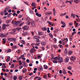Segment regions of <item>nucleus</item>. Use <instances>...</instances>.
I'll list each match as a JSON object with an SVG mask.
<instances>
[{"mask_svg":"<svg viewBox=\"0 0 80 80\" xmlns=\"http://www.w3.org/2000/svg\"><path fill=\"white\" fill-rule=\"evenodd\" d=\"M67 42H68V38H66L62 40V42L63 43V45H65V43H67Z\"/></svg>","mask_w":80,"mask_h":80,"instance_id":"obj_1","label":"nucleus"},{"mask_svg":"<svg viewBox=\"0 0 80 80\" xmlns=\"http://www.w3.org/2000/svg\"><path fill=\"white\" fill-rule=\"evenodd\" d=\"M9 42H15L16 41V39L14 38H10L8 39Z\"/></svg>","mask_w":80,"mask_h":80,"instance_id":"obj_2","label":"nucleus"},{"mask_svg":"<svg viewBox=\"0 0 80 80\" xmlns=\"http://www.w3.org/2000/svg\"><path fill=\"white\" fill-rule=\"evenodd\" d=\"M29 29V26H28L25 25L23 27V29L26 30H27Z\"/></svg>","mask_w":80,"mask_h":80,"instance_id":"obj_3","label":"nucleus"},{"mask_svg":"<svg viewBox=\"0 0 80 80\" xmlns=\"http://www.w3.org/2000/svg\"><path fill=\"white\" fill-rule=\"evenodd\" d=\"M58 62L59 63H62L63 61V58H61L60 57H58Z\"/></svg>","mask_w":80,"mask_h":80,"instance_id":"obj_4","label":"nucleus"},{"mask_svg":"<svg viewBox=\"0 0 80 80\" xmlns=\"http://www.w3.org/2000/svg\"><path fill=\"white\" fill-rule=\"evenodd\" d=\"M40 37L38 36V35H36V36H34L33 37V38H34V39H38V38L39 39H40Z\"/></svg>","mask_w":80,"mask_h":80,"instance_id":"obj_5","label":"nucleus"},{"mask_svg":"<svg viewBox=\"0 0 80 80\" xmlns=\"http://www.w3.org/2000/svg\"><path fill=\"white\" fill-rule=\"evenodd\" d=\"M0 37L5 38V37H7V36L4 34L3 33H2L1 34V33H0Z\"/></svg>","mask_w":80,"mask_h":80,"instance_id":"obj_6","label":"nucleus"},{"mask_svg":"<svg viewBox=\"0 0 80 80\" xmlns=\"http://www.w3.org/2000/svg\"><path fill=\"white\" fill-rule=\"evenodd\" d=\"M70 59L71 60L73 61V60H76V58L73 56H71L70 58Z\"/></svg>","mask_w":80,"mask_h":80,"instance_id":"obj_7","label":"nucleus"},{"mask_svg":"<svg viewBox=\"0 0 80 80\" xmlns=\"http://www.w3.org/2000/svg\"><path fill=\"white\" fill-rule=\"evenodd\" d=\"M41 44L42 46H45L47 44V43L45 42H41Z\"/></svg>","mask_w":80,"mask_h":80,"instance_id":"obj_8","label":"nucleus"},{"mask_svg":"<svg viewBox=\"0 0 80 80\" xmlns=\"http://www.w3.org/2000/svg\"><path fill=\"white\" fill-rule=\"evenodd\" d=\"M38 70L39 71V70H43V67L41 66H40L38 68Z\"/></svg>","mask_w":80,"mask_h":80,"instance_id":"obj_9","label":"nucleus"},{"mask_svg":"<svg viewBox=\"0 0 80 80\" xmlns=\"http://www.w3.org/2000/svg\"><path fill=\"white\" fill-rule=\"evenodd\" d=\"M27 69L26 68H23L22 69V72L23 73H25V72H27Z\"/></svg>","mask_w":80,"mask_h":80,"instance_id":"obj_10","label":"nucleus"},{"mask_svg":"<svg viewBox=\"0 0 80 80\" xmlns=\"http://www.w3.org/2000/svg\"><path fill=\"white\" fill-rule=\"evenodd\" d=\"M20 23V21H15L13 22V24H15V25H18V24H19Z\"/></svg>","mask_w":80,"mask_h":80,"instance_id":"obj_11","label":"nucleus"},{"mask_svg":"<svg viewBox=\"0 0 80 80\" xmlns=\"http://www.w3.org/2000/svg\"><path fill=\"white\" fill-rule=\"evenodd\" d=\"M9 7H7L5 9V10L4 11V12H7V11H8V10H9Z\"/></svg>","mask_w":80,"mask_h":80,"instance_id":"obj_12","label":"nucleus"},{"mask_svg":"<svg viewBox=\"0 0 80 80\" xmlns=\"http://www.w3.org/2000/svg\"><path fill=\"white\" fill-rule=\"evenodd\" d=\"M59 58V57H52L51 58V59H52L53 60L54 59V60H58V59Z\"/></svg>","mask_w":80,"mask_h":80,"instance_id":"obj_13","label":"nucleus"},{"mask_svg":"<svg viewBox=\"0 0 80 80\" xmlns=\"http://www.w3.org/2000/svg\"><path fill=\"white\" fill-rule=\"evenodd\" d=\"M31 24L33 27H34L35 25V22H34L32 20L31 21Z\"/></svg>","mask_w":80,"mask_h":80,"instance_id":"obj_14","label":"nucleus"},{"mask_svg":"<svg viewBox=\"0 0 80 80\" xmlns=\"http://www.w3.org/2000/svg\"><path fill=\"white\" fill-rule=\"evenodd\" d=\"M36 16H38L39 17H42V15L40 14H38V12H36Z\"/></svg>","mask_w":80,"mask_h":80,"instance_id":"obj_15","label":"nucleus"},{"mask_svg":"<svg viewBox=\"0 0 80 80\" xmlns=\"http://www.w3.org/2000/svg\"><path fill=\"white\" fill-rule=\"evenodd\" d=\"M2 40H3V44H4L6 43L7 40V39L5 38H4L2 39Z\"/></svg>","mask_w":80,"mask_h":80,"instance_id":"obj_16","label":"nucleus"},{"mask_svg":"<svg viewBox=\"0 0 80 80\" xmlns=\"http://www.w3.org/2000/svg\"><path fill=\"white\" fill-rule=\"evenodd\" d=\"M52 13L51 12H48L46 13L45 14L48 16H49L50 14H52Z\"/></svg>","mask_w":80,"mask_h":80,"instance_id":"obj_17","label":"nucleus"},{"mask_svg":"<svg viewBox=\"0 0 80 80\" xmlns=\"http://www.w3.org/2000/svg\"><path fill=\"white\" fill-rule=\"evenodd\" d=\"M62 73L63 74H67V71H66V70H65V68H64L63 69Z\"/></svg>","mask_w":80,"mask_h":80,"instance_id":"obj_18","label":"nucleus"},{"mask_svg":"<svg viewBox=\"0 0 80 80\" xmlns=\"http://www.w3.org/2000/svg\"><path fill=\"white\" fill-rule=\"evenodd\" d=\"M6 24H3V25H2V29L3 30H5V28H6Z\"/></svg>","mask_w":80,"mask_h":80,"instance_id":"obj_19","label":"nucleus"},{"mask_svg":"<svg viewBox=\"0 0 80 80\" xmlns=\"http://www.w3.org/2000/svg\"><path fill=\"white\" fill-rule=\"evenodd\" d=\"M38 34L39 35H43V32H42L39 31L38 32Z\"/></svg>","mask_w":80,"mask_h":80,"instance_id":"obj_20","label":"nucleus"},{"mask_svg":"<svg viewBox=\"0 0 80 80\" xmlns=\"http://www.w3.org/2000/svg\"><path fill=\"white\" fill-rule=\"evenodd\" d=\"M42 29L43 31H47V28L46 27L42 28Z\"/></svg>","mask_w":80,"mask_h":80,"instance_id":"obj_21","label":"nucleus"},{"mask_svg":"<svg viewBox=\"0 0 80 80\" xmlns=\"http://www.w3.org/2000/svg\"><path fill=\"white\" fill-rule=\"evenodd\" d=\"M21 42L22 44L23 45H25V41L24 40H21Z\"/></svg>","mask_w":80,"mask_h":80,"instance_id":"obj_22","label":"nucleus"},{"mask_svg":"<svg viewBox=\"0 0 80 80\" xmlns=\"http://www.w3.org/2000/svg\"><path fill=\"white\" fill-rule=\"evenodd\" d=\"M28 34V32H27V31H26L25 32L23 33L22 35H24V36H25V35H27Z\"/></svg>","mask_w":80,"mask_h":80,"instance_id":"obj_23","label":"nucleus"},{"mask_svg":"<svg viewBox=\"0 0 80 80\" xmlns=\"http://www.w3.org/2000/svg\"><path fill=\"white\" fill-rule=\"evenodd\" d=\"M34 50H35L33 48H31V49L30 50V52H31V53H33Z\"/></svg>","mask_w":80,"mask_h":80,"instance_id":"obj_24","label":"nucleus"},{"mask_svg":"<svg viewBox=\"0 0 80 80\" xmlns=\"http://www.w3.org/2000/svg\"><path fill=\"white\" fill-rule=\"evenodd\" d=\"M65 62H68V61H69V58H68L66 57V59L65 60Z\"/></svg>","mask_w":80,"mask_h":80,"instance_id":"obj_25","label":"nucleus"},{"mask_svg":"<svg viewBox=\"0 0 80 80\" xmlns=\"http://www.w3.org/2000/svg\"><path fill=\"white\" fill-rule=\"evenodd\" d=\"M10 57H8L7 59L6 60V62H9V61H10Z\"/></svg>","mask_w":80,"mask_h":80,"instance_id":"obj_26","label":"nucleus"},{"mask_svg":"<svg viewBox=\"0 0 80 80\" xmlns=\"http://www.w3.org/2000/svg\"><path fill=\"white\" fill-rule=\"evenodd\" d=\"M74 2L75 3H77L78 4L80 2V0H74Z\"/></svg>","mask_w":80,"mask_h":80,"instance_id":"obj_27","label":"nucleus"},{"mask_svg":"<svg viewBox=\"0 0 80 80\" xmlns=\"http://www.w3.org/2000/svg\"><path fill=\"white\" fill-rule=\"evenodd\" d=\"M35 78H36L37 79V78H38V80H42V78L39 77H36Z\"/></svg>","mask_w":80,"mask_h":80,"instance_id":"obj_28","label":"nucleus"},{"mask_svg":"<svg viewBox=\"0 0 80 80\" xmlns=\"http://www.w3.org/2000/svg\"><path fill=\"white\" fill-rule=\"evenodd\" d=\"M29 10L30 14H32L33 13V11H32V10L30 9H29Z\"/></svg>","mask_w":80,"mask_h":80,"instance_id":"obj_29","label":"nucleus"},{"mask_svg":"<svg viewBox=\"0 0 80 80\" xmlns=\"http://www.w3.org/2000/svg\"><path fill=\"white\" fill-rule=\"evenodd\" d=\"M11 19H10L8 20H7L6 21V23H10V22H11Z\"/></svg>","mask_w":80,"mask_h":80,"instance_id":"obj_30","label":"nucleus"},{"mask_svg":"<svg viewBox=\"0 0 80 80\" xmlns=\"http://www.w3.org/2000/svg\"><path fill=\"white\" fill-rule=\"evenodd\" d=\"M58 46L59 47V48H63V45H61V44H59L58 45Z\"/></svg>","mask_w":80,"mask_h":80,"instance_id":"obj_31","label":"nucleus"},{"mask_svg":"<svg viewBox=\"0 0 80 80\" xmlns=\"http://www.w3.org/2000/svg\"><path fill=\"white\" fill-rule=\"evenodd\" d=\"M67 68L68 69V70H72V67L70 66H69L68 67H67Z\"/></svg>","mask_w":80,"mask_h":80,"instance_id":"obj_32","label":"nucleus"},{"mask_svg":"<svg viewBox=\"0 0 80 80\" xmlns=\"http://www.w3.org/2000/svg\"><path fill=\"white\" fill-rule=\"evenodd\" d=\"M43 78H45V79H47V78H48L47 75V74H45V75H44L43 76Z\"/></svg>","mask_w":80,"mask_h":80,"instance_id":"obj_33","label":"nucleus"},{"mask_svg":"<svg viewBox=\"0 0 80 80\" xmlns=\"http://www.w3.org/2000/svg\"><path fill=\"white\" fill-rule=\"evenodd\" d=\"M53 47H54V48H58V47H57V45H56L55 44H53Z\"/></svg>","mask_w":80,"mask_h":80,"instance_id":"obj_34","label":"nucleus"},{"mask_svg":"<svg viewBox=\"0 0 80 80\" xmlns=\"http://www.w3.org/2000/svg\"><path fill=\"white\" fill-rule=\"evenodd\" d=\"M49 35L50 37L51 38H53V35L51 33H50Z\"/></svg>","mask_w":80,"mask_h":80,"instance_id":"obj_35","label":"nucleus"},{"mask_svg":"<svg viewBox=\"0 0 80 80\" xmlns=\"http://www.w3.org/2000/svg\"><path fill=\"white\" fill-rule=\"evenodd\" d=\"M47 22L48 23L49 25H52V23H51V22L48 21H47Z\"/></svg>","mask_w":80,"mask_h":80,"instance_id":"obj_36","label":"nucleus"},{"mask_svg":"<svg viewBox=\"0 0 80 80\" xmlns=\"http://www.w3.org/2000/svg\"><path fill=\"white\" fill-rule=\"evenodd\" d=\"M22 65L24 67H26V63L25 62H23V64Z\"/></svg>","mask_w":80,"mask_h":80,"instance_id":"obj_37","label":"nucleus"},{"mask_svg":"<svg viewBox=\"0 0 80 80\" xmlns=\"http://www.w3.org/2000/svg\"><path fill=\"white\" fill-rule=\"evenodd\" d=\"M27 24L28 25H30V22L29 21H27Z\"/></svg>","mask_w":80,"mask_h":80,"instance_id":"obj_38","label":"nucleus"},{"mask_svg":"<svg viewBox=\"0 0 80 80\" xmlns=\"http://www.w3.org/2000/svg\"><path fill=\"white\" fill-rule=\"evenodd\" d=\"M16 29L17 31H20V30L21 29V28H17Z\"/></svg>","mask_w":80,"mask_h":80,"instance_id":"obj_39","label":"nucleus"},{"mask_svg":"<svg viewBox=\"0 0 80 80\" xmlns=\"http://www.w3.org/2000/svg\"><path fill=\"white\" fill-rule=\"evenodd\" d=\"M48 30L47 31V32H48V33H50V28H47Z\"/></svg>","mask_w":80,"mask_h":80,"instance_id":"obj_40","label":"nucleus"},{"mask_svg":"<svg viewBox=\"0 0 80 80\" xmlns=\"http://www.w3.org/2000/svg\"><path fill=\"white\" fill-rule=\"evenodd\" d=\"M44 69H47V68H48V67L46 65H44Z\"/></svg>","mask_w":80,"mask_h":80,"instance_id":"obj_41","label":"nucleus"},{"mask_svg":"<svg viewBox=\"0 0 80 80\" xmlns=\"http://www.w3.org/2000/svg\"><path fill=\"white\" fill-rule=\"evenodd\" d=\"M31 5L32 7H34V6H35L36 5V4H35V3L34 2H32Z\"/></svg>","mask_w":80,"mask_h":80,"instance_id":"obj_42","label":"nucleus"},{"mask_svg":"<svg viewBox=\"0 0 80 80\" xmlns=\"http://www.w3.org/2000/svg\"><path fill=\"white\" fill-rule=\"evenodd\" d=\"M75 15L73 14V13H72L71 17H73V18H75Z\"/></svg>","mask_w":80,"mask_h":80,"instance_id":"obj_43","label":"nucleus"},{"mask_svg":"<svg viewBox=\"0 0 80 80\" xmlns=\"http://www.w3.org/2000/svg\"><path fill=\"white\" fill-rule=\"evenodd\" d=\"M58 32V29H57L54 31V33H57Z\"/></svg>","mask_w":80,"mask_h":80,"instance_id":"obj_44","label":"nucleus"},{"mask_svg":"<svg viewBox=\"0 0 80 80\" xmlns=\"http://www.w3.org/2000/svg\"><path fill=\"white\" fill-rule=\"evenodd\" d=\"M40 42V40L39 39H37L35 41L36 43H38V42Z\"/></svg>","mask_w":80,"mask_h":80,"instance_id":"obj_45","label":"nucleus"},{"mask_svg":"<svg viewBox=\"0 0 80 80\" xmlns=\"http://www.w3.org/2000/svg\"><path fill=\"white\" fill-rule=\"evenodd\" d=\"M67 14V12H65L64 14H62L60 15L61 17H63L64 15H65Z\"/></svg>","mask_w":80,"mask_h":80,"instance_id":"obj_46","label":"nucleus"},{"mask_svg":"<svg viewBox=\"0 0 80 80\" xmlns=\"http://www.w3.org/2000/svg\"><path fill=\"white\" fill-rule=\"evenodd\" d=\"M13 79V80H16L17 79V77L16 76H14Z\"/></svg>","mask_w":80,"mask_h":80,"instance_id":"obj_47","label":"nucleus"},{"mask_svg":"<svg viewBox=\"0 0 80 80\" xmlns=\"http://www.w3.org/2000/svg\"><path fill=\"white\" fill-rule=\"evenodd\" d=\"M61 24H62L63 25H65V22H63V21H61Z\"/></svg>","mask_w":80,"mask_h":80,"instance_id":"obj_48","label":"nucleus"},{"mask_svg":"<svg viewBox=\"0 0 80 80\" xmlns=\"http://www.w3.org/2000/svg\"><path fill=\"white\" fill-rule=\"evenodd\" d=\"M16 29H12V32H13V33H15L16 32Z\"/></svg>","mask_w":80,"mask_h":80,"instance_id":"obj_49","label":"nucleus"},{"mask_svg":"<svg viewBox=\"0 0 80 80\" xmlns=\"http://www.w3.org/2000/svg\"><path fill=\"white\" fill-rule=\"evenodd\" d=\"M12 50L11 49H8L7 50V53H9L10 52H11Z\"/></svg>","mask_w":80,"mask_h":80,"instance_id":"obj_50","label":"nucleus"},{"mask_svg":"<svg viewBox=\"0 0 80 80\" xmlns=\"http://www.w3.org/2000/svg\"><path fill=\"white\" fill-rule=\"evenodd\" d=\"M35 46H39L40 45V43H36L35 44Z\"/></svg>","mask_w":80,"mask_h":80,"instance_id":"obj_51","label":"nucleus"},{"mask_svg":"<svg viewBox=\"0 0 80 80\" xmlns=\"http://www.w3.org/2000/svg\"><path fill=\"white\" fill-rule=\"evenodd\" d=\"M72 51H69L68 52V53L69 55H71L72 53Z\"/></svg>","mask_w":80,"mask_h":80,"instance_id":"obj_52","label":"nucleus"},{"mask_svg":"<svg viewBox=\"0 0 80 80\" xmlns=\"http://www.w3.org/2000/svg\"><path fill=\"white\" fill-rule=\"evenodd\" d=\"M13 67H14V64H12V65H11V66L10 68H13Z\"/></svg>","mask_w":80,"mask_h":80,"instance_id":"obj_53","label":"nucleus"},{"mask_svg":"<svg viewBox=\"0 0 80 80\" xmlns=\"http://www.w3.org/2000/svg\"><path fill=\"white\" fill-rule=\"evenodd\" d=\"M19 80H22V76H20L19 77Z\"/></svg>","mask_w":80,"mask_h":80,"instance_id":"obj_54","label":"nucleus"},{"mask_svg":"<svg viewBox=\"0 0 80 80\" xmlns=\"http://www.w3.org/2000/svg\"><path fill=\"white\" fill-rule=\"evenodd\" d=\"M17 48V47L16 46H13V49H16V48Z\"/></svg>","mask_w":80,"mask_h":80,"instance_id":"obj_55","label":"nucleus"},{"mask_svg":"<svg viewBox=\"0 0 80 80\" xmlns=\"http://www.w3.org/2000/svg\"><path fill=\"white\" fill-rule=\"evenodd\" d=\"M53 62L54 63H58V62L57 61H53Z\"/></svg>","mask_w":80,"mask_h":80,"instance_id":"obj_56","label":"nucleus"},{"mask_svg":"<svg viewBox=\"0 0 80 80\" xmlns=\"http://www.w3.org/2000/svg\"><path fill=\"white\" fill-rule=\"evenodd\" d=\"M53 40L54 41V42H57V39L56 38H54L53 39Z\"/></svg>","mask_w":80,"mask_h":80,"instance_id":"obj_57","label":"nucleus"},{"mask_svg":"<svg viewBox=\"0 0 80 80\" xmlns=\"http://www.w3.org/2000/svg\"><path fill=\"white\" fill-rule=\"evenodd\" d=\"M24 54H23L21 56V59L23 58V57H25Z\"/></svg>","mask_w":80,"mask_h":80,"instance_id":"obj_58","label":"nucleus"},{"mask_svg":"<svg viewBox=\"0 0 80 80\" xmlns=\"http://www.w3.org/2000/svg\"><path fill=\"white\" fill-rule=\"evenodd\" d=\"M9 33L11 35H13L14 34V33L13 32H9Z\"/></svg>","mask_w":80,"mask_h":80,"instance_id":"obj_59","label":"nucleus"},{"mask_svg":"<svg viewBox=\"0 0 80 80\" xmlns=\"http://www.w3.org/2000/svg\"><path fill=\"white\" fill-rule=\"evenodd\" d=\"M26 62H27V63H29V62H30V60H29V59H27Z\"/></svg>","mask_w":80,"mask_h":80,"instance_id":"obj_60","label":"nucleus"},{"mask_svg":"<svg viewBox=\"0 0 80 80\" xmlns=\"http://www.w3.org/2000/svg\"><path fill=\"white\" fill-rule=\"evenodd\" d=\"M69 39L70 40V41H72V39H73V38H72V37H70L69 38Z\"/></svg>","mask_w":80,"mask_h":80,"instance_id":"obj_61","label":"nucleus"},{"mask_svg":"<svg viewBox=\"0 0 80 80\" xmlns=\"http://www.w3.org/2000/svg\"><path fill=\"white\" fill-rule=\"evenodd\" d=\"M42 49V50H45V48H44L43 47H42L41 48Z\"/></svg>","mask_w":80,"mask_h":80,"instance_id":"obj_62","label":"nucleus"},{"mask_svg":"<svg viewBox=\"0 0 80 80\" xmlns=\"http://www.w3.org/2000/svg\"><path fill=\"white\" fill-rule=\"evenodd\" d=\"M22 68H23V66H21L19 67V69H22Z\"/></svg>","mask_w":80,"mask_h":80,"instance_id":"obj_63","label":"nucleus"},{"mask_svg":"<svg viewBox=\"0 0 80 80\" xmlns=\"http://www.w3.org/2000/svg\"><path fill=\"white\" fill-rule=\"evenodd\" d=\"M75 33H76V32H74L72 33V35H75Z\"/></svg>","mask_w":80,"mask_h":80,"instance_id":"obj_64","label":"nucleus"}]
</instances>
